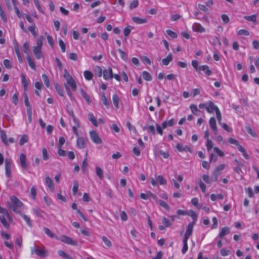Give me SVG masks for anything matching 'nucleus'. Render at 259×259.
<instances>
[{
  "label": "nucleus",
  "instance_id": "f257e3e1",
  "mask_svg": "<svg viewBox=\"0 0 259 259\" xmlns=\"http://www.w3.org/2000/svg\"><path fill=\"white\" fill-rule=\"evenodd\" d=\"M9 208L17 213H21V209L23 206V203L15 196L10 197V201L8 202Z\"/></svg>",
  "mask_w": 259,
  "mask_h": 259
},
{
  "label": "nucleus",
  "instance_id": "f03ea898",
  "mask_svg": "<svg viewBox=\"0 0 259 259\" xmlns=\"http://www.w3.org/2000/svg\"><path fill=\"white\" fill-rule=\"evenodd\" d=\"M63 77L66 80V85L67 86L69 85L73 91H75L77 89L76 82L66 69L64 70V74L63 75Z\"/></svg>",
  "mask_w": 259,
  "mask_h": 259
},
{
  "label": "nucleus",
  "instance_id": "7ed1b4c3",
  "mask_svg": "<svg viewBox=\"0 0 259 259\" xmlns=\"http://www.w3.org/2000/svg\"><path fill=\"white\" fill-rule=\"evenodd\" d=\"M226 165L225 164H221L215 167L212 172V176L214 177V181H218V177L221 175V171L224 169Z\"/></svg>",
  "mask_w": 259,
  "mask_h": 259
},
{
  "label": "nucleus",
  "instance_id": "20e7f679",
  "mask_svg": "<svg viewBox=\"0 0 259 259\" xmlns=\"http://www.w3.org/2000/svg\"><path fill=\"white\" fill-rule=\"evenodd\" d=\"M90 136L92 141L95 144H99L102 143V139L99 137L97 133L95 131L90 132Z\"/></svg>",
  "mask_w": 259,
  "mask_h": 259
},
{
  "label": "nucleus",
  "instance_id": "39448f33",
  "mask_svg": "<svg viewBox=\"0 0 259 259\" xmlns=\"http://www.w3.org/2000/svg\"><path fill=\"white\" fill-rule=\"evenodd\" d=\"M58 240H60L61 241L66 243L67 244L76 245V242L73 241L70 237H68L66 235H62L60 237H59V239Z\"/></svg>",
  "mask_w": 259,
  "mask_h": 259
},
{
  "label": "nucleus",
  "instance_id": "423d86ee",
  "mask_svg": "<svg viewBox=\"0 0 259 259\" xmlns=\"http://www.w3.org/2000/svg\"><path fill=\"white\" fill-rule=\"evenodd\" d=\"M7 218L9 221H12V218L7 209L0 206V220Z\"/></svg>",
  "mask_w": 259,
  "mask_h": 259
},
{
  "label": "nucleus",
  "instance_id": "0eeeda50",
  "mask_svg": "<svg viewBox=\"0 0 259 259\" xmlns=\"http://www.w3.org/2000/svg\"><path fill=\"white\" fill-rule=\"evenodd\" d=\"M88 139L84 137H78L76 140L77 146L79 149L84 148L87 145Z\"/></svg>",
  "mask_w": 259,
  "mask_h": 259
},
{
  "label": "nucleus",
  "instance_id": "6e6552de",
  "mask_svg": "<svg viewBox=\"0 0 259 259\" xmlns=\"http://www.w3.org/2000/svg\"><path fill=\"white\" fill-rule=\"evenodd\" d=\"M219 109L214 105L211 101L207 102V105L206 106V111L209 113H212L213 112L217 111Z\"/></svg>",
  "mask_w": 259,
  "mask_h": 259
},
{
  "label": "nucleus",
  "instance_id": "1a4fd4ad",
  "mask_svg": "<svg viewBox=\"0 0 259 259\" xmlns=\"http://www.w3.org/2000/svg\"><path fill=\"white\" fill-rule=\"evenodd\" d=\"M11 160L9 159H6L5 160V171L6 175L8 178L10 177L11 174Z\"/></svg>",
  "mask_w": 259,
  "mask_h": 259
},
{
  "label": "nucleus",
  "instance_id": "9d476101",
  "mask_svg": "<svg viewBox=\"0 0 259 259\" xmlns=\"http://www.w3.org/2000/svg\"><path fill=\"white\" fill-rule=\"evenodd\" d=\"M195 225V222H192L188 224L187 226V228L186 230V232L185 234L184 238H186L187 239H189L190 236L191 235L192 232H193V227Z\"/></svg>",
  "mask_w": 259,
  "mask_h": 259
},
{
  "label": "nucleus",
  "instance_id": "9b49d317",
  "mask_svg": "<svg viewBox=\"0 0 259 259\" xmlns=\"http://www.w3.org/2000/svg\"><path fill=\"white\" fill-rule=\"evenodd\" d=\"M192 28L195 32L199 33H203L205 31V28L198 23H195L193 24Z\"/></svg>",
  "mask_w": 259,
  "mask_h": 259
},
{
  "label": "nucleus",
  "instance_id": "f8f14e48",
  "mask_svg": "<svg viewBox=\"0 0 259 259\" xmlns=\"http://www.w3.org/2000/svg\"><path fill=\"white\" fill-rule=\"evenodd\" d=\"M103 78L105 80H108L110 78H113V73L111 68H109L107 69H104L103 71Z\"/></svg>",
  "mask_w": 259,
  "mask_h": 259
},
{
  "label": "nucleus",
  "instance_id": "ddd939ff",
  "mask_svg": "<svg viewBox=\"0 0 259 259\" xmlns=\"http://www.w3.org/2000/svg\"><path fill=\"white\" fill-rule=\"evenodd\" d=\"M45 184L49 188L50 190L52 192H53L55 190L54 185L53 182L52 180L49 177V176H47L45 179Z\"/></svg>",
  "mask_w": 259,
  "mask_h": 259
},
{
  "label": "nucleus",
  "instance_id": "4468645a",
  "mask_svg": "<svg viewBox=\"0 0 259 259\" xmlns=\"http://www.w3.org/2000/svg\"><path fill=\"white\" fill-rule=\"evenodd\" d=\"M209 124L213 131L214 133L216 135L218 133V128L216 124L215 119L213 117H211L209 120Z\"/></svg>",
  "mask_w": 259,
  "mask_h": 259
},
{
  "label": "nucleus",
  "instance_id": "2eb2a0df",
  "mask_svg": "<svg viewBox=\"0 0 259 259\" xmlns=\"http://www.w3.org/2000/svg\"><path fill=\"white\" fill-rule=\"evenodd\" d=\"M33 52L35 58L37 59H40L42 56V53L41 48L33 47Z\"/></svg>",
  "mask_w": 259,
  "mask_h": 259
},
{
  "label": "nucleus",
  "instance_id": "dca6fc26",
  "mask_svg": "<svg viewBox=\"0 0 259 259\" xmlns=\"http://www.w3.org/2000/svg\"><path fill=\"white\" fill-rule=\"evenodd\" d=\"M20 163L21 166L24 169H27V164L26 162V156L24 154L21 153L20 156Z\"/></svg>",
  "mask_w": 259,
  "mask_h": 259
},
{
  "label": "nucleus",
  "instance_id": "f3484780",
  "mask_svg": "<svg viewBox=\"0 0 259 259\" xmlns=\"http://www.w3.org/2000/svg\"><path fill=\"white\" fill-rule=\"evenodd\" d=\"M34 251L39 256L46 257L48 256V251L45 249H39L36 247Z\"/></svg>",
  "mask_w": 259,
  "mask_h": 259
},
{
  "label": "nucleus",
  "instance_id": "a211bd4d",
  "mask_svg": "<svg viewBox=\"0 0 259 259\" xmlns=\"http://www.w3.org/2000/svg\"><path fill=\"white\" fill-rule=\"evenodd\" d=\"M132 20L135 23L138 24H141L146 23L147 22V19L146 18H141L138 17H134L132 18Z\"/></svg>",
  "mask_w": 259,
  "mask_h": 259
},
{
  "label": "nucleus",
  "instance_id": "6ab92c4d",
  "mask_svg": "<svg viewBox=\"0 0 259 259\" xmlns=\"http://www.w3.org/2000/svg\"><path fill=\"white\" fill-rule=\"evenodd\" d=\"M0 134H1V138L2 142L6 146L9 145V141H8V139H7V136L6 133V132L4 131V130H2V131H0Z\"/></svg>",
  "mask_w": 259,
  "mask_h": 259
},
{
  "label": "nucleus",
  "instance_id": "aec40b11",
  "mask_svg": "<svg viewBox=\"0 0 259 259\" xmlns=\"http://www.w3.org/2000/svg\"><path fill=\"white\" fill-rule=\"evenodd\" d=\"M45 233L52 238H55L56 239H59V237L55 235L49 228L44 227L43 229Z\"/></svg>",
  "mask_w": 259,
  "mask_h": 259
},
{
  "label": "nucleus",
  "instance_id": "412c9836",
  "mask_svg": "<svg viewBox=\"0 0 259 259\" xmlns=\"http://www.w3.org/2000/svg\"><path fill=\"white\" fill-rule=\"evenodd\" d=\"M199 69L203 71L206 75L209 76L212 74V71L209 69L207 65H202L200 66Z\"/></svg>",
  "mask_w": 259,
  "mask_h": 259
},
{
  "label": "nucleus",
  "instance_id": "4be33fe9",
  "mask_svg": "<svg viewBox=\"0 0 259 259\" xmlns=\"http://www.w3.org/2000/svg\"><path fill=\"white\" fill-rule=\"evenodd\" d=\"M100 99L103 104L107 108H109L110 103L104 93L100 94Z\"/></svg>",
  "mask_w": 259,
  "mask_h": 259
},
{
  "label": "nucleus",
  "instance_id": "5701e85b",
  "mask_svg": "<svg viewBox=\"0 0 259 259\" xmlns=\"http://www.w3.org/2000/svg\"><path fill=\"white\" fill-rule=\"evenodd\" d=\"M80 92L82 98L90 104L91 103V101L89 95H88L82 89H80Z\"/></svg>",
  "mask_w": 259,
  "mask_h": 259
},
{
  "label": "nucleus",
  "instance_id": "b1692460",
  "mask_svg": "<svg viewBox=\"0 0 259 259\" xmlns=\"http://www.w3.org/2000/svg\"><path fill=\"white\" fill-rule=\"evenodd\" d=\"M229 233H230L229 228L228 227H225L222 229L221 232H220V233L219 234V236L220 238H222L226 235L228 234Z\"/></svg>",
  "mask_w": 259,
  "mask_h": 259
},
{
  "label": "nucleus",
  "instance_id": "393cba45",
  "mask_svg": "<svg viewBox=\"0 0 259 259\" xmlns=\"http://www.w3.org/2000/svg\"><path fill=\"white\" fill-rule=\"evenodd\" d=\"M96 175L98 177V178L100 180H103V169L99 166L96 167Z\"/></svg>",
  "mask_w": 259,
  "mask_h": 259
},
{
  "label": "nucleus",
  "instance_id": "a878e982",
  "mask_svg": "<svg viewBox=\"0 0 259 259\" xmlns=\"http://www.w3.org/2000/svg\"><path fill=\"white\" fill-rule=\"evenodd\" d=\"M174 124V119H171L168 121H165L162 123L163 129L166 128L167 126H172Z\"/></svg>",
  "mask_w": 259,
  "mask_h": 259
},
{
  "label": "nucleus",
  "instance_id": "bb28decb",
  "mask_svg": "<svg viewBox=\"0 0 259 259\" xmlns=\"http://www.w3.org/2000/svg\"><path fill=\"white\" fill-rule=\"evenodd\" d=\"M172 55L171 54H169L165 58H163L162 60V64L165 66H166L169 63V62H170L172 61Z\"/></svg>",
  "mask_w": 259,
  "mask_h": 259
},
{
  "label": "nucleus",
  "instance_id": "cd10ccee",
  "mask_svg": "<svg viewBox=\"0 0 259 259\" xmlns=\"http://www.w3.org/2000/svg\"><path fill=\"white\" fill-rule=\"evenodd\" d=\"M88 116L89 120L92 123V124L94 126H97L98 122H97L94 115H93V114L92 113H90L88 114Z\"/></svg>",
  "mask_w": 259,
  "mask_h": 259
},
{
  "label": "nucleus",
  "instance_id": "c85d7f7f",
  "mask_svg": "<svg viewBox=\"0 0 259 259\" xmlns=\"http://www.w3.org/2000/svg\"><path fill=\"white\" fill-rule=\"evenodd\" d=\"M202 179L203 181L207 184H211L213 181H214V177L213 176L211 178L207 175H203L202 176Z\"/></svg>",
  "mask_w": 259,
  "mask_h": 259
},
{
  "label": "nucleus",
  "instance_id": "c756f323",
  "mask_svg": "<svg viewBox=\"0 0 259 259\" xmlns=\"http://www.w3.org/2000/svg\"><path fill=\"white\" fill-rule=\"evenodd\" d=\"M190 108L192 112L196 115H199L200 111L198 110L196 105L194 104H192L190 106Z\"/></svg>",
  "mask_w": 259,
  "mask_h": 259
},
{
  "label": "nucleus",
  "instance_id": "7c9ffc66",
  "mask_svg": "<svg viewBox=\"0 0 259 259\" xmlns=\"http://www.w3.org/2000/svg\"><path fill=\"white\" fill-rule=\"evenodd\" d=\"M112 101L115 107V108L117 109L119 108V98L116 94H114L112 96Z\"/></svg>",
  "mask_w": 259,
  "mask_h": 259
},
{
  "label": "nucleus",
  "instance_id": "2f4dec72",
  "mask_svg": "<svg viewBox=\"0 0 259 259\" xmlns=\"http://www.w3.org/2000/svg\"><path fill=\"white\" fill-rule=\"evenodd\" d=\"M238 150L242 153L243 156L245 159H248L249 158V156L246 152L245 149L242 146H239V147H238Z\"/></svg>",
  "mask_w": 259,
  "mask_h": 259
},
{
  "label": "nucleus",
  "instance_id": "473e14b6",
  "mask_svg": "<svg viewBox=\"0 0 259 259\" xmlns=\"http://www.w3.org/2000/svg\"><path fill=\"white\" fill-rule=\"evenodd\" d=\"M188 240V239H187L186 238H183V247L182 249V252L183 254H185L187 251V250L188 249V244H187Z\"/></svg>",
  "mask_w": 259,
  "mask_h": 259
},
{
  "label": "nucleus",
  "instance_id": "72a5a7b5",
  "mask_svg": "<svg viewBox=\"0 0 259 259\" xmlns=\"http://www.w3.org/2000/svg\"><path fill=\"white\" fill-rule=\"evenodd\" d=\"M20 215L23 218L24 221L26 222L27 224L29 227H32V223L30 219L26 214L22 213V212L20 213Z\"/></svg>",
  "mask_w": 259,
  "mask_h": 259
},
{
  "label": "nucleus",
  "instance_id": "f704fd0d",
  "mask_svg": "<svg viewBox=\"0 0 259 259\" xmlns=\"http://www.w3.org/2000/svg\"><path fill=\"white\" fill-rule=\"evenodd\" d=\"M26 59H27V60L28 61V64L29 65V66L34 70H36V67H35V63H34V62L31 60L30 57L29 55L28 56H27V57H26Z\"/></svg>",
  "mask_w": 259,
  "mask_h": 259
},
{
  "label": "nucleus",
  "instance_id": "c9c22d12",
  "mask_svg": "<svg viewBox=\"0 0 259 259\" xmlns=\"http://www.w3.org/2000/svg\"><path fill=\"white\" fill-rule=\"evenodd\" d=\"M21 81L24 87V90L25 91H26L27 90L28 82L25 78V75L23 74H21Z\"/></svg>",
  "mask_w": 259,
  "mask_h": 259
},
{
  "label": "nucleus",
  "instance_id": "e433bc0d",
  "mask_svg": "<svg viewBox=\"0 0 259 259\" xmlns=\"http://www.w3.org/2000/svg\"><path fill=\"white\" fill-rule=\"evenodd\" d=\"M58 253L59 256H62L66 259H72V257L69 254L65 253L64 251L62 250H59L58 251Z\"/></svg>",
  "mask_w": 259,
  "mask_h": 259
},
{
  "label": "nucleus",
  "instance_id": "4c0bfd02",
  "mask_svg": "<svg viewBox=\"0 0 259 259\" xmlns=\"http://www.w3.org/2000/svg\"><path fill=\"white\" fill-rule=\"evenodd\" d=\"M83 75L85 78L88 80H91L93 77V74L90 71H84Z\"/></svg>",
  "mask_w": 259,
  "mask_h": 259
},
{
  "label": "nucleus",
  "instance_id": "58836bf2",
  "mask_svg": "<svg viewBox=\"0 0 259 259\" xmlns=\"http://www.w3.org/2000/svg\"><path fill=\"white\" fill-rule=\"evenodd\" d=\"M33 212L35 215L39 217H42V214L44 213V211L36 207L33 208Z\"/></svg>",
  "mask_w": 259,
  "mask_h": 259
},
{
  "label": "nucleus",
  "instance_id": "ea45409f",
  "mask_svg": "<svg viewBox=\"0 0 259 259\" xmlns=\"http://www.w3.org/2000/svg\"><path fill=\"white\" fill-rule=\"evenodd\" d=\"M79 187V184L77 181H74L73 183V186L72 188V194L75 196L77 194Z\"/></svg>",
  "mask_w": 259,
  "mask_h": 259
},
{
  "label": "nucleus",
  "instance_id": "a19ab883",
  "mask_svg": "<svg viewBox=\"0 0 259 259\" xmlns=\"http://www.w3.org/2000/svg\"><path fill=\"white\" fill-rule=\"evenodd\" d=\"M157 203H158L160 206L165 208L166 210H169V206L165 202L161 200H159Z\"/></svg>",
  "mask_w": 259,
  "mask_h": 259
},
{
  "label": "nucleus",
  "instance_id": "79ce46f5",
  "mask_svg": "<svg viewBox=\"0 0 259 259\" xmlns=\"http://www.w3.org/2000/svg\"><path fill=\"white\" fill-rule=\"evenodd\" d=\"M143 78L147 81H150L152 80V76L149 72L144 71L142 73Z\"/></svg>",
  "mask_w": 259,
  "mask_h": 259
},
{
  "label": "nucleus",
  "instance_id": "37998d69",
  "mask_svg": "<svg viewBox=\"0 0 259 259\" xmlns=\"http://www.w3.org/2000/svg\"><path fill=\"white\" fill-rule=\"evenodd\" d=\"M244 19L248 21L256 22V16L255 15H252L251 16H244Z\"/></svg>",
  "mask_w": 259,
  "mask_h": 259
},
{
  "label": "nucleus",
  "instance_id": "c03bdc74",
  "mask_svg": "<svg viewBox=\"0 0 259 259\" xmlns=\"http://www.w3.org/2000/svg\"><path fill=\"white\" fill-rule=\"evenodd\" d=\"M87 154H88L87 151H86V152H85V157L84 159V160H83L82 163V170L83 172H84V173L85 172V171L87 170V166H88V163L87 162Z\"/></svg>",
  "mask_w": 259,
  "mask_h": 259
},
{
  "label": "nucleus",
  "instance_id": "a18cd8bd",
  "mask_svg": "<svg viewBox=\"0 0 259 259\" xmlns=\"http://www.w3.org/2000/svg\"><path fill=\"white\" fill-rule=\"evenodd\" d=\"M8 220L7 218H4L0 220V222L2 224V225L4 226V227L6 229H9L10 228V224L8 222Z\"/></svg>",
  "mask_w": 259,
  "mask_h": 259
},
{
  "label": "nucleus",
  "instance_id": "49530a36",
  "mask_svg": "<svg viewBox=\"0 0 259 259\" xmlns=\"http://www.w3.org/2000/svg\"><path fill=\"white\" fill-rule=\"evenodd\" d=\"M28 30L32 33V34L34 36L36 37L37 35V33L35 31V26L34 24H33L31 26H29L28 28Z\"/></svg>",
  "mask_w": 259,
  "mask_h": 259
},
{
  "label": "nucleus",
  "instance_id": "de8ad7c7",
  "mask_svg": "<svg viewBox=\"0 0 259 259\" xmlns=\"http://www.w3.org/2000/svg\"><path fill=\"white\" fill-rule=\"evenodd\" d=\"M187 214L191 217L194 221V222L195 223L197 217L196 213L194 210H190L188 212H187Z\"/></svg>",
  "mask_w": 259,
  "mask_h": 259
},
{
  "label": "nucleus",
  "instance_id": "09e8293b",
  "mask_svg": "<svg viewBox=\"0 0 259 259\" xmlns=\"http://www.w3.org/2000/svg\"><path fill=\"white\" fill-rule=\"evenodd\" d=\"M55 89L60 96H63V91L58 83L55 84Z\"/></svg>",
  "mask_w": 259,
  "mask_h": 259
},
{
  "label": "nucleus",
  "instance_id": "8fccbe9b",
  "mask_svg": "<svg viewBox=\"0 0 259 259\" xmlns=\"http://www.w3.org/2000/svg\"><path fill=\"white\" fill-rule=\"evenodd\" d=\"M28 141V137L27 135H23L19 142V145L21 146L23 145L25 143H27Z\"/></svg>",
  "mask_w": 259,
  "mask_h": 259
},
{
  "label": "nucleus",
  "instance_id": "3c124183",
  "mask_svg": "<svg viewBox=\"0 0 259 259\" xmlns=\"http://www.w3.org/2000/svg\"><path fill=\"white\" fill-rule=\"evenodd\" d=\"M118 52H119L121 58L124 61H126L127 59V54L123 52L121 49H118Z\"/></svg>",
  "mask_w": 259,
  "mask_h": 259
},
{
  "label": "nucleus",
  "instance_id": "603ef678",
  "mask_svg": "<svg viewBox=\"0 0 259 259\" xmlns=\"http://www.w3.org/2000/svg\"><path fill=\"white\" fill-rule=\"evenodd\" d=\"M42 40H43V36H41L39 38H38L36 40V46H35V47L41 48L42 46Z\"/></svg>",
  "mask_w": 259,
  "mask_h": 259
},
{
  "label": "nucleus",
  "instance_id": "864d4df0",
  "mask_svg": "<svg viewBox=\"0 0 259 259\" xmlns=\"http://www.w3.org/2000/svg\"><path fill=\"white\" fill-rule=\"evenodd\" d=\"M102 241L104 242L105 244L108 247H111L112 246V243L109 239H108L106 237L103 236L102 237Z\"/></svg>",
  "mask_w": 259,
  "mask_h": 259
},
{
  "label": "nucleus",
  "instance_id": "5fc2aeb1",
  "mask_svg": "<svg viewBox=\"0 0 259 259\" xmlns=\"http://www.w3.org/2000/svg\"><path fill=\"white\" fill-rule=\"evenodd\" d=\"M157 180L160 185H164L166 183V180L161 175L157 177Z\"/></svg>",
  "mask_w": 259,
  "mask_h": 259
},
{
  "label": "nucleus",
  "instance_id": "6e6d98bb",
  "mask_svg": "<svg viewBox=\"0 0 259 259\" xmlns=\"http://www.w3.org/2000/svg\"><path fill=\"white\" fill-rule=\"evenodd\" d=\"M162 223L163 224V225H164V227H169L171 225L170 221L165 217L162 218Z\"/></svg>",
  "mask_w": 259,
  "mask_h": 259
},
{
  "label": "nucleus",
  "instance_id": "4d7b16f0",
  "mask_svg": "<svg viewBox=\"0 0 259 259\" xmlns=\"http://www.w3.org/2000/svg\"><path fill=\"white\" fill-rule=\"evenodd\" d=\"M59 44L61 48V51L63 53L65 52L66 51V45L62 39H60L59 40Z\"/></svg>",
  "mask_w": 259,
  "mask_h": 259
},
{
  "label": "nucleus",
  "instance_id": "13d9d810",
  "mask_svg": "<svg viewBox=\"0 0 259 259\" xmlns=\"http://www.w3.org/2000/svg\"><path fill=\"white\" fill-rule=\"evenodd\" d=\"M191 202L193 205L197 207V208L200 209L201 206L198 204V199L196 197L193 198L191 200Z\"/></svg>",
  "mask_w": 259,
  "mask_h": 259
},
{
  "label": "nucleus",
  "instance_id": "bf43d9fd",
  "mask_svg": "<svg viewBox=\"0 0 259 259\" xmlns=\"http://www.w3.org/2000/svg\"><path fill=\"white\" fill-rule=\"evenodd\" d=\"M27 114L28 116V120L29 123H31L32 122V110L31 108H27Z\"/></svg>",
  "mask_w": 259,
  "mask_h": 259
},
{
  "label": "nucleus",
  "instance_id": "052dcab7",
  "mask_svg": "<svg viewBox=\"0 0 259 259\" xmlns=\"http://www.w3.org/2000/svg\"><path fill=\"white\" fill-rule=\"evenodd\" d=\"M23 51L27 55V56H28L29 55V44L27 42H25L24 44H23Z\"/></svg>",
  "mask_w": 259,
  "mask_h": 259
},
{
  "label": "nucleus",
  "instance_id": "680f3d73",
  "mask_svg": "<svg viewBox=\"0 0 259 259\" xmlns=\"http://www.w3.org/2000/svg\"><path fill=\"white\" fill-rule=\"evenodd\" d=\"M42 77L46 86L49 88L50 87V82L48 77L46 74H44L42 75Z\"/></svg>",
  "mask_w": 259,
  "mask_h": 259
},
{
  "label": "nucleus",
  "instance_id": "e2e57ef3",
  "mask_svg": "<svg viewBox=\"0 0 259 259\" xmlns=\"http://www.w3.org/2000/svg\"><path fill=\"white\" fill-rule=\"evenodd\" d=\"M166 33L167 35H168L170 37L172 38H176L177 37L178 35L175 32L170 30H167L166 31Z\"/></svg>",
  "mask_w": 259,
  "mask_h": 259
},
{
  "label": "nucleus",
  "instance_id": "0e129e2a",
  "mask_svg": "<svg viewBox=\"0 0 259 259\" xmlns=\"http://www.w3.org/2000/svg\"><path fill=\"white\" fill-rule=\"evenodd\" d=\"M42 157L43 159L44 160H47L49 158V155L48 154L47 150L46 148H44L42 150Z\"/></svg>",
  "mask_w": 259,
  "mask_h": 259
},
{
  "label": "nucleus",
  "instance_id": "69168bd1",
  "mask_svg": "<svg viewBox=\"0 0 259 259\" xmlns=\"http://www.w3.org/2000/svg\"><path fill=\"white\" fill-rule=\"evenodd\" d=\"M3 63H4V65L7 68L10 69L12 67V64H11L10 61L9 60L5 59L3 61Z\"/></svg>",
  "mask_w": 259,
  "mask_h": 259
},
{
  "label": "nucleus",
  "instance_id": "338daca9",
  "mask_svg": "<svg viewBox=\"0 0 259 259\" xmlns=\"http://www.w3.org/2000/svg\"><path fill=\"white\" fill-rule=\"evenodd\" d=\"M131 29L132 28L130 26H127L124 29L123 33L125 37L127 36L130 34Z\"/></svg>",
  "mask_w": 259,
  "mask_h": 259
},
{
  "label": "nucleus",
  "instance_id": "774afa93",
  "mask_svg": "<svg viewBox=\"0 0 259 259\" xmlns=\"http://www.w3.org/2000/svg\"><path fill=\"white\" fill-rule=\"evenodd\" d=\"M139 5L138 0H134L130 5V9L132 10L134 8H137Z\"/></svg>",
  "mask_w": 259,
  "mask_h": 259
}]
</instances>
